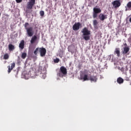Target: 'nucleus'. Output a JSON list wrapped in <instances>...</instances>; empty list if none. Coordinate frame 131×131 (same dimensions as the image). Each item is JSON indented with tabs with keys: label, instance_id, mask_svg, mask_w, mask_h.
<instances>
[{
	"label": "nucleus",
	"instance_id": "nucleus-7",
	"mask_svg": "<svg viewBox=\"0 0 131 131\" xmlns=\"http://www.w3.org/2000/svg\"><path fill=\"white\" fill-rule=\"evenodd\" d=\"M112 5H113V8L115 9H117V8H119L121 4L120 3V1L118 0L115 1L112 3Z\"/></svg>",
	"mask_w": 131,
	"mask_h": 131
},
{
	"label": "nucleus",
	"instance_id": "nucleus-9",
	"mask_svg": "<svg viewBox=\"0 0 131 131\" xmlns=\"http://www.w3.org/2000/svg\"><path fill=\"white\" fill-rule=\"evenodd\" d=\"M40 57H45V55H46V49L45 48H40L39 52Z\"/></svg>",
	"mask_w": 131,
	"mask_h": 131
},
{
	"label": "nucleus",
	"instance_id": "nucleus-3",
	"mask_svg": "<svg viewBox=\"0 0 131 131\" xmlns=\"http://www.w3.org/2000/svg\"><path fill=\"white\" fill-rule=\"evenodd\" d=\"M102 12V10L100 8L94 7L93 8V17L95 19V18H97L98 16V14H100Z\"/></svg>",
	"mask_w": 131,
	"mask_h": 131
},
{
	"label": "nucleus",
	"instance_id": "nucleus-22",
	"mask_svg": "<svg viewBox=\"0 0 131 131\" xmlns=\"http://www.w3.org/2000/svg\"><path fill=\"white\" fill-rule=\"evenodd\" d=\"M3 59L5 60H7L9 59V55L7 54H5V55H3Z\"/></svg>",
	"mask_w": 131,
	"mask_h": 131
},
{
	"label": "nucleus",
	"instance_id": "nucleus-20",
	"mask_svg": "<svg viewBox=\"0 0 131 131\" xmlns=\"http://www.w3.org/2000/svg\"><path fill=\"white\" fill-rule=\"evenodd\" d=\"M90 31L86 28H84L82 31V33H90Z\"/></svg>",
	"mask_w": 131,
	"mask_h": 131
},
{
	"label": "nucleus",
	"instance_id": "nucleus-29",
	"mask_svg": "<svg viewBox=\"0 0 131 131\" xmlns=\"http://www.w3.org/2000/svg\"><path fill=\"white\" fill-rule=\"evenodd\" d=\"M69 52H70V53H71L72 54V53H73V52H72V50H71L70 49L69 50Z\"/></svg>",
	"mask_w": 131,
	"mask_h": 131
},
{
	"label": "nucleus",
	"instance_id": "nucleus-24",
	"mask_svg": "<svg viewBox=\"0 0 131 131\" xmlns=\"http://www.w3.org/2000/svg\"><path fill=\"white\" fill-rule=\"evenodd\" d=\"M39 50H40V48H37L35 49V50L34 51V55H37V53L39 52Z\"/></svg>",
	"mask_w": 131,
	"mask_h": 131
},
{
	"label": "nucleus",
	"instance_id": "nucleus-1",
	"mask_svg": "<svg viewBox=\"0 0 131 131\" xmlns=\"http://www.w3.org/2000/svg\"><path fill=\"white\" fill-rule=\"evenodd\" d=\"M80 80H82L83 81L90 80L96 82L97 81V78L96 76H91L90 77V79H88V75L85 74L83 75V77L80 76Z\"/></svg>",
	"mask_w": 131,
	"mask_h": 131
},
{
	"label": "nucleus",
	"instance_id": "nucleus-21",
	"mask_svg": "<svg viewBox=\"0 0 131 131\" xmlns=\"http://www.w3.org/2000/svg\"><path fill=\"white\" fill-rule=\"evenodd\" d=\"M93 26H94V27H97V25H98V20H97V19H95L93 21Z\"/></svg>",
	"mask_w": 131,
	"mask_h": 131
},
{
	"label": "nucleus",
	"instance_id": "nucleus-11",
	"mask_svg": "<svg viewBox=\"0 0 131 131\" xmlns=\"http://www.w3.org/2000/svg\"><path fill=\"white\" fill-rule=\"evenodd\" d=\"M13 68H15V62H12L11 65L8 66V73H10V71H12Z\"/></svg>",
	"mask_w": 131,
	"mask_h": 131
},
{
	"label": "nucleus",
	"instance_id": "nucleus-19",
	"mask_svg": "<svg viewBox=\"0 0 131 131\" xmlns=\"http://www.w3.org/2000/svg\"><path fill=\"white\" fill-rule=\"evenodd\" d=\"M35 40H37V36H34L32 37V38L31 39V44L34 43L35 42Z\"/></svg>",
	"mask_w": 131,
	"mask_h": 131
},
{
	"label": "nucleus",
	"instance_id": "nucleus-15",
	"mask_svg": "<svg viewBox=\"0 0 131 131\" xmlns=\"http://www.w3.org/2000/svg\"><path fill=\"white\" fill-rule=\"evenodd\" d=\"M125 11H130L131 10V2H129L126 6H125Z\"/></svg>",
	"mask_w": 131,
	"mask_h": 131
},
{
	"label": "nucleus",
	"instance_id": "nucleus-2",
	"mask_svg": "<svg viewBox=\"0 0 131 131\" xmlns=\"http://www.w3.org/2000/svg\"><path fill=\"white\" fill-rule=\"evenodd\" d=\"M64 75H66V68L63 66L60 67V70L57 73V76L63 77Z\"/></svg>",
	"mask_w": 131,
	"mask_h": 131
},
{
	"label": "nucleus",
	"instance_id": "nucleus-25",
	"mask_svg": "<svg viewBox=\"0 0 131 131\" xmlns=\"http://www.w3.org/2000/svg\"><path fill=\"white\" fill-rule=\"evenodd\" d=\"M40 16H43L45 15V12L43 11H40Z\"/></svg>",
	"mask_w": 131,
	"mask_h": 131
},
{
	"label": "nucleus",
	"instance_id": "nucleus-14",
	"mask_svg": "<svg viewBox=\"0 0 131 131\" xmlns=\"http://www.w3.org/2000/svg\"><path fill=\"white\" fill-rule=\"evenodd\" d=\"M129 51V48L124 47V50L122 51L123 55H128V52Z\"/></svg>",
	"mask_w": 131,
	"mask_h": 131
},
{
	"label": "nucleus",
	"instance_id": "nucleus-31",
	"mask_svg": "<svg viewBox=\"0 0 131 131\" xmlns=\"http://www.w3.org/2000/svg\"><path fill=\"white\" fill-rule=\"evenodd\" d=\"M124 46H125V47H126V43H125V44H124Z\"/></svg>",
	"mask_w": 131,
	"mask_h": 131
},
{
	"label": "nucleus",
	"instance_id": "nucleus-28",
	"mask_svg": "<svg viewBox=\"0 0 131 131\" xmlns=\"http://www.w3.org/2000/svg\"><path fill=\"white\" fill-rule=\"evenodd\" d=\"M28 36L29 37H32V35L34 34H32V33H28Z\"/></svg>",
	"mask_w": 131,
	"mask_h": 131
},
{
	"label": "nucleus",
	"instance_id": "nucleus-27",
	"mask_svg": "<svg viewBox=\"0 0 131 131\" xmlns=\"http://www.w3.org/2000/svg\"><path fill=\"white\" fill-rule=\"evenodd\" d=\"M16 2L17 4H19L20 3H22V0H16Z\"/></svg>",
	"mask_w": 131,
	"mask_h": 131
},
{
	"label": "nucleus",
	"instance_id": "nucleus-5",
	"mask_svg": "<svg viewBox=\"0 0 131 131\" xmlns=\"http://www.w3.org/2000/svg\"><path fill=\"white\" fill-rule=\"evenodd\" d=\"M35 5V0H29L27 3V9L28 10H32L33 6Z\"/></svg>",
	"mask_w": 131,
	"mask_h": 131
},
{
	"label": "nucleus",
	"instance_id": "nucleus-13",
	"mask_svg": "<svg viewBox=\"0 0 131 131\" xmlns=\"http://www.w3.org/2000/svg\"><path fill=\"white\" fill-rule=\"evenodd\" d=\"M99 19L101 20V21H104L105 19H107V15H104L103 13H101L99 15Z\"/></svg>",
	"mask_w": 131,
	"mask_h": 131
},
{
	"label": "nucleus",
	"instance_id": "nucleus-16",
	"mask_svg": "<svg viewBox=\"0 0 131 131\" xmlns=\"http://www.w3.org/2000/svg\"><path fill=\"white\" fill-rule=\"evenodd\" d=\"M18 48H19L20 50L24 49V40L20 41V44H18Z\"/></svg>",
	"mask_w": 131,
	"mask_h": 131
},
{
	"label": "nucleus",
	"instance_id": "nucleus-17",
	"mask_svg": "<svg viewBox=\"0 0 131 131\" xmlns=\"http://www.w3.org/2000/svg\"><path fill=\"white\" fill-rule=\"evenodd\" d=\"M8 48L9 49V51H12L15 49L14 46L12 45V44H9V45L8 46Z\"/></svg>",
	"mask_w": 131,
	"mask_h": 131
},
{
	"label": "nucleus",
	"instance_id": "nucleus-32",
	"mask_svg": "<svg viewBox=\"0 0 131 131\" xmlns=\"http://www.w3.org/2000/svg\"><path fill=\"white\" fill-rule=\"evenodd\" d=\"M130 39L131 40V37H130Z\"/></svg>",
	"mask_w": 131,
	"mask_h": 131
},
{
	"label": "nucleus",
	"instance_id": "nucleus-26",
	"mask_svg": "<svg viewBox=\"0 0 131 131\" xmlns=\"http://www.w3.org/2000/svg\"><path fill=\"white\" fill-rule=\"evenodd\" d=\"M58 61H59V60H58V58H56V59H54V63H58Z\"/></svg>",
	"mask_w": 131,
	"mask_h": 131
},
{
	"label": "nucleus",
	"instance_id": "nucleus-10",
	"mask_svg": "<svg viewBox=\"0 0 131 131\" xmlns=\"http://www.w3.org/2000/svg\"><path fill=\"white\" fill-rule=\"evenodd\" d=\"M90 33H83L82 35V38H83V39L85 40H90V38L91 37Z\"/></svg>",
	"mask_w": 131,
	"mask_h": 131
},
{
	"label": "nucleus",
	"instance_id": "nucleus-8",
	"mask_svg": "<svg viewBox=\"0 0 131 131\" xmlns=\"http://www.w3.org/2000/svg\"><path fill=\"white\" fill-rule=\"evenodd\" d=\"M81 27V24L79 22L76 23L73 26V30L75 31H77V30H79V28Z\"/></svg>",
	"mask_w": 131,
	"mask_h": 131
},
{
	"label": "nucleus",
	"instance_id": "nucleus-18",
	"mask_svg": "<svg viewBox=\"0 0 131 131\" xmlns=\"http://www.w3.org/2000/svg\"><path fill=\"white\" fill-rule=\"evenodd\" d=\"M117 82H118V83L119 84H122L123 83V79H122V78H118V79L116 80Z\"/></svg>",
	"mask_w": 131,
	"mask_h": 131
},
{
	"label": "nucleus",
	"instance_id": "nucleus-30",
	"mask_svg": "<svg viewBox=\"0 0 131 131\" xmlns=\"http://www.w3.org/2000/svg\"><path fill=\"white\" fill-rule=\"evenodd\" d=\"M129 22L131 23V17H130L129 19Z\"/></svg>",
	"mask_w": 131,
	"mask_h": 131
},
{
	"label": "nucleus",
	"instance_id": "nucleus-12",
	"mask_svg": "<svg viewBox=\"0 0 131 131\" xmlns=\"http://www.w3.org/2000/svg\"><path fill=\"white\" fill-rule=\"evenodd\" d=\"M115 55H116V57H120V48H116L115 49Z\"/></svg>",
	"mask_w": 131,
	"mask_h": 131
},
{
	"label": "nucleus",
	"instance_id": "nucleus-4",
	"mask_svg": "<svg viewBox=\"0 0 131 131\" xmlns=\"http://www.w3.org/2000/svg\"><path fill=\"white\" fill-rule=\"evenodd\" d=\"M24 26L25 29L27 30V33H32V31H33V28L32 27H30L29 23H26Z\"/></svg>",
	"mask_w": 131,
	"mask_h": 131
},
{
	"label": "nucleus",
	"instance_id": "nucleus-23",
	"mask_svg": "<svg viewBox=\"0 0 131 131\" xmlns=\"http://www.w3.org/2000/svg\"><path fill=\"white\" fill-rule=\"evenodd\" d=\"M26 53H21V59H24L25 58H26Z\"/></svg>",
	"mask_w": 131,
	"mask_h": 131
},
{
	"label": "nucleus",
	"instance_id": "nucleus-6",
	"mask_svg": "<svg viewBox=\"0 0 131 131\" xmlns=\"http://www.w3.org/2000/svg\"><path fill=\"white\" fill-rule=\"evenodd\" d=\"M38 69H39L40 77H41V79L46 78V70H41V67H40Z\"/></svg>",
	"mask_w": 131,
	"mask_h": 131
}]
</instances>
